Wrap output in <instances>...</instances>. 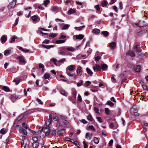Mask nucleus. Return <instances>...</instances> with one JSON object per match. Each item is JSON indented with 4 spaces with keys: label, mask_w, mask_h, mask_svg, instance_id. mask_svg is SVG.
<instances>
[{
    "label": "nucleus",
    "mask_w": 148,
    "mask_h": 148,
    "mask_svg": "<svg viewBox=\"0 0 148 148\" xmlns=\"http://www.w3.org/2000/svg\"><path fill=\"white\" fill-rule=\"evenodd\" d=\"M66 130L65 129H62L59 130L58 132V134L60 136H64L65 135Z\"/></svg>",
    "instance_id": "1a4fd4ad"
},
{
    "label": "nucleus",
    "mask_w": 148,
    "mask_h": 148,
    "mask_svg": "<svg viewBox=\"0 0 148 148\" xmlns=\"http://www.w3.org/2000/svg\"><path fill=\"white\" fill-rule=\"evenodd\" d=\"M6 132L7 130L6 129L4 128L2 129L0 131V133L2 134H4Z\"/></svg>",
    "instance_id": "c9c22d12"
},
{
    "label": "nucleus",
    "mask_w": 148,
    "mask_h": 148,
    "mask_svg": "<svg viewBox=\"0 0 148 148\" xmlns=\"http://www.w3.org/2000/svg\"><path fill=\"white\" fill-rule=\"evenodd\" d=\"M108 66L106 64H101V70L102 69L103 71H105L107 69Z\"/></svg>",
    "instance_id": "9b49d317"
},
{
    "label": "nucleus",
    "mask_w": 148,
    "mask_h": 148,
    "mask_svg": "<svg viewBox=\"0 0 148 148\" xmlns=\"http://www.w3.org/2000/svg\"><path fill=\"white\" fill-rule=\"evenodd\" d=\"M101 5L103 7H106L108 5L107 2L106 0H103L101 3Z\"/></svg>",
    "instance_id": "4468645a"
},
{
    "label": "nucleus",
    "mask_w": 148,
    "mask_h": 148,
    "mask_svg": "<svg viewBox=\"0 0 148 148\" xmlns=\"http://www.w3.org/2000/svg\"><path fill=\"white\" fill-rule=\"evenodd\" d=\"M50 3V1L49 0H46L44 2V5L46 7L47 6V5Z\"/></svg>",
    "instance_id": "37998d69"
},
{
    "label": "nucleus",
    "mask_w": 148,
    "mask_h": 148,
    "mask_svg": "<svg viewBox=\"0 0 148 148\" xmlns=\"http://www.w3.org/2000/svg\"><path fill=\"white\" fill-rule=\"evenodd\" d=\"M66 48L65 47H62L60 48V49L58 51V54L61 55H65L66 54V52L65 51Z\"/></svg>",
    "instance_id": "f03ea898"
},
{
    "label": "nucleus",
    "mask_w": 148,
    "mask_h": 148,
    "mask_svg": "<svg viewBox=\"0 0 148 148\" xmlns=\"http://www.w3.org/2000/svg\"><path fill=\"white\" fill-rule=\"evenodd\" d=\"M50 77V74L48 73H45L43 77L42 78L44 79H48Z\"/></svg>",
    "instance_id": "aec40b11"
},
{
    "label": "nucleus",
    "mask_w": 148,
    "mask_h": 148,
    "mask_svg": "<svg viewBox=\"0 0 148 148\" xmlns=\"http://www.w3.org/2000/svg\"><path fill=\"white\" fill-rule=\"evenodd\" d=\"M95 8L97 11H99L100 10V8L99 7V5H95Z\"/></svg>",
    "instance_id": "774afa93"
},
{
    "label": "nucleus",
    "mask_w": 148,
    "mask_h": 148,
    "mask_svg": "<svg viewBox=\"0 0 148 148\" xmlns=\"http://www.w3.org/2000/svg\"><path fill=\"white\" fill-rule=\"evenodd\" d=\"M49 42V41L48 40H45L42 43H45L46 44H48Z\"/></svg>",
    "instance_id": "e2e57ef3"
},
{
    "label": "nucleus",
    "mask_w": 148,
    "mask_h": 148,
    "mask_svg": "<svg viewBox=\"0 0 148 148\" xmlns=\"http://www.w3.org/2000/svg\"><path fill=\"white\" fill-rule=\"evenodd\" d=\"M37 101L39 103V104H42L43 103V102L39 99L38 98L37 99Z\"/></svg>",
    "instance_id": "0e129e2a"
},
{
    "label": "nucleus",
    "mask_w": 148,
    "mask_h": 148,
    "mask_svg": "<svg viewBox=\"0 0 148 148\" xmlns=\"http://www.w3.org/2000/svg\"><path fill=\"white\" fill-rule=\"evenodd\" d=\"M94 71L97 72L101 71V67L98 64H95L92 67Z\"/></svg>",
    "instance_id": "0eeeda50"
},
{
    "label": "nucleus",
    "mask_w": 148,
    "mask_h": 148,
    "mask_svg": "<svg viewBox=\"0 0 148 148\" xmlns=\"http://www.w3.org/2000/svg\"><path fill=\"white\" fill-rule=\"evenodd\" d=\"M32 139L34 141V142H38V138L36 136L33 137Z\"/></svg>",
    "instance_id": "13d9d810"
},
{
    "label": "nucleus",
    "mask_w": 148,
    "mask_h": 148,
    "mask_svg": "<svg viewBox=\"0 0 148 148\" xmlns=\"http://www.w3.org/2000/svg\"><path fill=\"white\" fill-rule=\"evenodd\" d=\"M18 97H16V95L15 94H13L11 95L10 99L12 102H14L17 98Z\"/></svg>",
    "instance_id": "2eb2a0df"
},
{
    "label": "nucleus",
    "mask_w": 148,
    "mask_h": 148,
    "mask_svg": "<svg viewBox=\"0 0 148 148\" xmlns=\"http://www.w3.org/2000/svg\"><path fill=\"white\" fill-rule=\"evenodd\" d=\"M106 104L111 107H113L114 106V104L113 103L110 101H107Z\"/></svg>",
    "instance_id": "2f4dec72"
},
{
    "label": "nucleus",
    "mask_w": 148,
    "mask_h": 148,
    "mask_svg": "<svg viewBox=\"0 0 148 148\" xmlns=\"http://www.w3.org/2000/svg\"><path fill=\"white\" fill-rule=\"evenodd\" d=\"M32 19L33 21L37 22L38 21V18L37 15H34L32 17Z\"/></svg>",
    "instance_id": "b1692460"
},
{
    "label": "nucleus",
    "mask_w": 148,
    "mask_h": 148,
    "mask_svg": "<svg viewBox=\"0 0 148 148\" xmlns=\"http://www.w3.org/2000/svg\"><path fill=\"white\" fill-rule=\"evenodd\" d=\"M42 130L45 134L46 136H48L50 132V129L48 127L44 126L42 127Z\"/></svg>",
    "instance_id": "f257e3e1"
},
{
    "label": "nucleus",
    "mask_w": 148,
    "mask_h": 148,
    "mask_svg": "<svg viewBox=\"0 0 148 148\" xmlns=\"http://www.w3.org/2000/svg\"><path fill=\"white\" fill-rule=\"evenodd\" d=\"M22 126L23 127L27 129H29L27 126V124L25 123H23L22 124Z\"/></svg>",
    "instance_id": "49530a36"
},
{
    "label": "nucleus",
    "mask_w": 148,
    "mask_h": 148,
    "mask_svg": "<svg viewBox=\"0 0 148 148\" xmlns=\"http://www.w3.org/2000/svg\"><path fill=\"white\" fill-rule=\"evenodd\" d=\"M76 72L77 75L79 76H81L83 73L82 67L80 66H78L76 70Z\"/></svg>",
    "instance_id": "423d86ee"
},
{
    "label": "nucleus",
    "mask_w": 148,
    "mask_h": 148,
    "mask_svg": "<svg viewBox=\"0 0 148 148\" xmlns=\"http://www.w3.org/2000/svg\"><path fill=\"white\" fill-rule=\"evenodd\" d=\"M13 82H15L16 84L17 85L19 84V80L17 79H14L13 80Z\"/></svg>",
    "instance_id": "5fc2aeb1"
},
{
    "label": "nucleus",
    "mask_w": 148,
    "mask_h": 148,
    "mask_svg": "<svg viewBox=\"0 0 148 148\" xmlns=\"http://www.w3.org/2000/svg\"><path fill=\"white\" fill-rule=\"evenodd\" d=\"M60 93L63 95L66 96L67 95V93L64 90H62L60 91Z\"/></svg>",
    "instance_id": "c756f323"
},
{
    "label": "nucleus",
    "mask_w": 148,
    "mask_h": 148,
    "mask_svg": "<svg viewBox=\"0 0 148 148\" xmlns=\"http://www.w3.org/2000/svg\"><path fill=\"white\" fill-rule=\"evenodd\" d=\"M94 110L96 113L98 114H100V113L99 112V110L98 108L96 107L94 108Z\"/></svg>",
    "instance_id": "8fccbe9b"
},
{
    "label": "nucleus",
    "mask_w": 148,
    "mask_h": 148,
    "mask_svg": "<svg viewBox=\"0 0 148 148\" xmlns=\"http://www.w3.org/2000/svg\"><path fill=\"white\" fill-rule=\"evenodd\" d=\"M72 94L74 98H75L77 94V91L75 89H72Z\"/></svg>",
    "instance_id": "4be33fe9"
},
{
    "label": "nucleus",
    "mask_w": 148,
    "mask_h": 148,
    "mask_svg": "<svg viewBox=\"0 0 148 148\" xmlns=\"http://www.w3.org/2000/svg\"><path fill=\"white\" fill-rule=\"evenodd\" d=\"M24 116V114H22L20 115L17 118V120L18 121H20L21 120Z\"/></svg>",
    "instance_id": "c03bdc74"
},
{
    "label": "nucleus",
    "mask_w": 148,
    "mask_h": 148,
    "mask_svg": "<svg viewBox=\"0 0 148 148\" xmlns=\"http://www.w3.org/2000/svg\"><path fill=\"white\" fill-rule=\"evenodd\" d=\"M70 26V25L69 24H65L64 26H63L61 29L62 30H64L67 29Z\"/></svg>",
    "instance_id": "c85d7f7f"
},
{
    "label": "nucleus",
    "mask_w": 148,
    "mask_h": 148,
    "mask_svg": "<svg viewBox=\"0 0 148 148\" xmlns=\"http://www.w3.org/2000/svg\"><path fill=\"white\" fill-rule=\"evenodd\" d=\"M19 18L18 17L17 18L16 20L15 23L13 25V26H15L18 23V22L19 21Z\"/></svg>",
    "instance_id": "3c124183"
},
{
    "label": "nucleus",
    "mask_w": 148,
    "mask_h": 148,
    "mask_svg": "<svg viewBox=\"0 0 148 148\" xmlns=\"http://www.w3.org/2000/svg\"><path fill=\"white\" fill-rule=\"evenodd\" d=\"M46 49H49L53 47H54V45H46Z\"/></svg>",
    "instance_id": "bf43d9fd"
},
{
    "label": "nucleus",
    "mask_w": 148,
    "mask_h": 148,
    "mask_svg": "<svg viewBox=\"0 0 148 148\" xmlns=\"http://www.w3.org/2000/svg\"><path fill=\"white\" fill-rule=\"evenodd\" d=\"M22 131L23 134L25 135H27V133L26 130H25L22 128Z\"/></svg>",
    "instance_id": "864d4df0"
},
{
    "label": "nucleus",
    "mask_w": 148,
    "mask_h": 148,
    "mask_svg": "<svg viewBox=\"0 0 148 148\" xmlns=\"http://www.w3.org/2000/svg\"><path fill=\"white\" fill-rule=\"evenodd\" d=\"M128 54L132 57L135 56V53L134 52L131 51H129L128 52Z\"/></svg>",
    "instance_id": "72a5a7b5"
},
{
    "label": "nucleus",
    "mask_w": 148,
    "mask_h": 148,
    "mask_svg": "<svg viewBox=\"0 0 148 148\" xmlns=\"http://www.w3.org/2000/svg\"><path fill=\"white\" fill-rule=\"evenodd\" d=\"M39 68L40 69H43L44 68V66L42 64L40 63L39 64Z\"/></svg>",
    "instance_id": "69168bd1"
},
{
    "label": "nucleus",
    "mask_w": 148,
    "mask_h": 148,
    "mask_svg": "<svg viewBox=\"0 0 148 148\" xmlns=\"http://www.w3.org/2000/svg\"><path fill=\"white\" fill-rule=\"evenodd\" d=\"M86 70L87 73L90 76H92L93 74V72L91 70L88 68H87Z\"/></svg>",
    "instance_id": "5701e85b"
},
{
    "label": "nucleus",
    "mask_w": 148,
    "mask_h": 148,
    "mask_svg": "<svg viewBox=\"0 0 148 148\" xmlns=\"http://www.w3.org/2000/svg\"><path fill=\"white\" fill-rule=\"evenodd\" d=\"M85 26L83 25L81 27H75L74 28L75 29H77V30H80L82 29Z\"/></svg>",
    "instance_id": "79ce46f5"
},
{
    "label": "nucleus",
    "mask_w": 148,
    "mask_h": 148,
    "mask_svg": "<svg viewBox=\"0 0 148 148\" xmlns=\"http://www.w3.org/2000/svg\"><path fill=\"white\" fill-rule=\"evenodd\" d=\"M2 89L5 91L8 92L10 91V89L6 86H3L2 87Z\"/></svg>",
    "instance_id": "473e14b6"
},
{
    "label": "nucleus",
    "mask_w": 148,
    "mask_h": 148,
    "mask_svg": "<svg viewBox=\"0 0 148 148\" xmlns=\"http://www.w3.org/2000/svg\"><path fill=\"white\" fill-rule=\"evenodd\" d=\"M100 29L97 28H95L93 29L92 31V32L93 33L96 34H99V33H100Z\"/></svg>",
    "instance_id": "f8f14e48"
},
{
    "label": "nucleus",
    "mask_w": 148,
    "mask_h": 148,
    "mask_svg": "<svg viewBox=\"0 0 148 148\" xmlns=\"http://www.w3.org/2000/svg\"><path fill=\"white\" fill-rule=\"evenodd\" d=\"M102 34L105 36H107L109 34L108 32L106 31H103L102 32Z\"/></svg>",
    "instance_id": "09e8293b"
},
{
    "label": "nucleus",
    "mask_w": 148,
    "mask_h": 148,
    "mask_svg": "<svg viewBox=\"0 0 148 148\" xmlns=\"http://www.w3.org/2000/svg\"><path fill=\"white\" fill-rule=\"evenodd\" d=\"M57 35L56 34L53 33H51L49 35V37L53 38L55 37Z\"/></svg>",
    "instance_id": "4c0bfd02"
},
{
    "label": "nucleus",
    "mask_w": 148,
    "mask_h": 148,
    "mask_svg": "<svg viewBox=\"0 0 148 148\" xmlns=\"http://www.w3.org/2000/svg\"><path fill=\"white\" fill-rule=\"evenodd\" d=\"M109 126L112 129H114L115 128H115L114 127V124L112 123L110 124L109 125Z\"/></svg>",
    "instance_id": "6e6d98bb"
},
{
    "label": "nucleus",
    "mask_w": 148,
    "mask_h": 148,
    "mask_svg": "<svg viewBox=\"0 0 148 148\" xmlns=\"http://www.w3.org/2000/svg\"><path fill=\"white\" fill-rule=\"evenodd\" d=\"M98 121L100 123H102V120L101 118L100 117H96Z\"/></svg>",
    "instance_id": "4d7b16f0"
},
{
    "label": "nucleus",
    "mask_w": 148,
    "mask_h": 148,
    "mask_svg": "<svg viewBox=\"0 0 148 148\" xmlns=\"http://www.w3.org/2000/svg\"><path fill=\"white\" fill-rule=\"evenodd\" d=\"M140 65H137L134 69V70L136 72H140Z\"/></svg>",
    "instance_id": "393cba45"
},
{
    "label": "nucleus",
    "mask_w": 148,
    "mask_h": 148,
    "mask_svg": "<svg viewBox=\"0 0 148 148\" xmlns=\"http://www.w3.org/2000/svg\"><path fill=\"white\" fill-rule=\"evenodd\" d=\"M17 59L19 61V62L21 64H24L26 63L24 58L23 56H20L18 57Z\"/></svg>",
    "instance_id": "7ed1b4c3"
},
{
    "label": "nucleus",
    "mask_w": 148,
    "mask_h": 148,
    "mask_svg": "<svg viewBox=\"0 0 148 148\" xmlns=\"http://www.w3.org/2000/svg\"><path fill=\"white\" fill-rule=\"evenodd\" d=\"M91 84V82L89 81H87L86 82L85 84V85L86 86H88Z\"/></svg>",
    "instance_id": "052dcab7"
},
{
    "label": "nucleus",
    "mask_w": 148,
    "mask_h": 148,
    "mask_svg": "<svg viewBox=\"0 0 148 148\" xmlns=\"http://www.w3.org/2000/svg\"><path fill=\"white\" fill-rule=\"evenodd\" d=\"M77 99H78V100L79 101V102H81L82 101V97H81V95L79 94L78 95V97H77Z\"/></svg>",
    "instance_id": "de8ad7c7"
},
{
    "label": "nucleus",
    "mask_w": 148,
    "mask_h": 148,
    "mask_svg": "<svg viewBox=\"0 0 148 148\" xmlns=\"http://www.w3.org/2000/svg\"><path fill=\"white\" fill-rule=\"evenodd\" d=\"M32 146L34 148H37L39 146V143L38 142H35L32 143Z\"/></svg>",
    "instance_id": "6ab92c4d"
},
{
    "label": "nucleus",
    "mask_w": 148,
    "mask_h": 148,
    "mask_svg": "<svg viewBox=\"0 0 148 148\" xmlns=\"http://www.w3.org/2000/svg\"><path fill=\"white\" fill-rule=\"evenodd\" d=\"M66 73L67 75L70 77H73L74 76L73 74V73H71L69 72L68 71H66Z\"/></svg>",
    "instance_id": "603ef678"
},
{
    "label": "nucleus",
    "mask_w": 148,
    "mask_h": 148,
    "mask_svg": "<svg viewBox=\"0 0 148 148\" xmlns=\"http://www.w3.org/2000/svg\"><path fill=\"white\" fill-rule=\"evenodd\" d=\"M76 66L75 65L71 64L68 66L66 68V71L69 70L70 71H73L75 69Z\"/></svg>",
    "instance_id": "39448f33"
},
{
    "label": "nucleus",
    "mask_w": 148,
    "mask_h": 148,
    "mask_svg": "<svg viewBox=\"0 0 148 148\" xmlns=\"http://www.w3.org/2000/svg\"><path fill=\"white\" fill-rule=\"evenodd\" d=\"M75 38L77 39L81 40L83 39L84 37V35L83 34H79L75 35Z\"/></svg>",
    "instance_id": "f3484780"
},
{
    "label": "nucleus",
    "mask_w": 148,
    "mask_h": 148,
    "mask_svg": "<svg viewBox=\"0 0 148 148\" xmlns=\"http://www.w3.org/2000/svg\"><path fill=\"white\" fill-rule=\"evenodd\" d=\"M66 39H65L64 40H58L56 41V43L58 44H60L62 43L65 42L66 41Z\"/></svg>",
    "instance_id": "412c9836"
},
{
    "label": "nucleus",
    "mask_w": 148,
    "mask_h": 148,
    "mask_svg": "<svg viewBox=\"0 0 148 148\" xmlns=\"http://www.w3.org/2000/svg\"><path fill=\"white\" fill-rule=\"evenodd\" d=\"M76 10L75 9H71L68 11V12L70 14H71L76 12Z\"/></svg>",
    "instance_id": "7c9ffc66"
},
{
    "label": "nucleus",
    "mask_w": 148,
    "mask_h": 148,
    "mask_svg": "<svg viewBox=\"0 0 148 148\" xmlns=\"http://www.w3.org/2000/svg\"><path fill=\"white\" fill-rule=\"evenodd\" d=\"M11 53V51L10 50H6L4 52V54L5 56H7L10 54Z\"/></svg>",
    "instance_id": "cd10ccee"
},
{
    "label": "nucleus",
    "mask_w": 148,
    "mask_h": 148,
    "mask_svg": "<svg viewBox=\"0 0 148 148\" xmlns=\"http://www.w3.org/2000/svg\"><path fill=\"white\" fill-rule=\"evenodd\" d=\"M65 61V59L64 58H63L62 59L59 60L58 61V62H60V63H63Z\"/></svg>",
    "instance_id": "338daca9"
},
{
    "label": "nucleus",
    "mask_w": 148,
    "mask_h": 148,
    "mask_svg": "<svg viewBox=\"0 0 148 148\" xmlns=\"http://www.w3.org/2000/svg\"><path fill=\"white\" fill-rule=\"evenodd\" d=\"M92 136V134L87 132L86 134V138L89 140H90L91 139Z\"/></svg>",
    "instance_id": "ddd939ff"
},
{
    "label": "nucleus",
    "mask_w": 148,
    "mask_h": 148,
    "mask_svg": "<svg viewBox=\"0 0 148 148\" xmlns=\"http://www.w3.org/2000/svg\"><path fill=\"white\" fill-rule=\"evenodd\" d=\"M141 86L144 90H148V88L147 86L146 85H145L144 84L143 85H142Z\"/></svg>",
    "instance_id": "a18cd8bd"
},
{
    "label": "nucleus",
    "mask_w": 148,
    "mask_h": 148,
    "mask_svg": "<svg viewBox=\"0 0 148 148\" xmlns=\"http://www.w3.org/2000/svg\"><path fill=\"white\" fill-rule=\"evenodd\" d=\"M139 46L136 45L134 47V51L137 53L138 54H139V53L140 52V51L138 49Z\"/></svg>",
    "instance_id": "a211bd4d"
},
{
    "label": "nucleus",
    "mask_w": 148,
    "mask_h": 148,
    "mask_svg": "<svg viewBox=\"0 0 148 148\" xmlns=\"http://www.w3.org/2000/svg\"><path fill=\"white\" fill-rule=\"evenodd\" d=\"M60 10V8L56 6L53 5L51 6V10L54 13H56Z\"/></svg>",
    "instance_id": "20e7f679"
},
{
    "label": "nucleus",
    "mask_w": 148,
    "mask_h": 148,
    "mask_svg": "<svg viewBox=\"0 0 148 148\" xmlns=\"http://www.w3.org/2000/svg\"><path fill=\"white\" fill-rule=\"evenodd\" d=\"M51 122V121H49V120H47L45 123V126L49 127V125L50 124Z\"/></svg>",
    "instance_id": "58836bf2"
},
{
    "label": "nucleus",
    "mask_w": 148,
    "mask_h": 148,
    "mask_svg": "<svg viewBox=\"0 0 148 148\" xmlns=\"http://www.w3.org/2000/svg\"><path fill=\"white\" fill-rule=\"evenodd\" d=\"M93 140L95 143L97 144L99 142V138L95 137L94 138Z\"/></svg>",
    "instance_id": "a878e982"
},
{
    "label": "nucleus",
    "mask_w": 148,
    "mask_h": 148,
    "mask_svg": "<svg viewBox=\"0 0 148 148\" xmlns=\"http://www.w3.org/2000/svg\"><path fill=\"white\" fill-rule=\"evenodd\" d=\"M116 46V43L115 42H112L109 44V47L110 48L112 49H114Z\"/></svg>",
    "instance_id": "9d476101"
},
{
    "label": "nucleus",
    "mask_w": 148,
    "mask_h": 148,
    "mask_svg": "<svg viewBox=\"0 0 148 148\" xmlns=\"http://www.w3.org/2000/svg\"><path fill=\"white\" fill-rule=\"evenodd\" d=\"M60 116L62 119L67 121L68 119L66 116L63 115H60Z\"/></svg>",
    "instance_id": "f704fd0d"
},
{
    "label": "nucleus",
    "mask_w": 148,
    "mask_h": 148,
    "mask_svg": "<svg viewBox=\"0 0 148 148\" xmlns=\"http://www.w3.org/2000/svg\"><path fill=\"white\" fill-rule=\"evenodd\" d=\"M87 119L90 121H92L93 120V118L91 114H89L87 117Z\"/></svg>",
    "instance_id": "a19ab883"
},
{
    "label": "nucleus",
    "mask_w": 148,
    "mask_h": 148,
    "mask_svg": "<svg viewBox=\"0 0 148 148\" xmlns=\"http://www.w3.org/2000/svg\"><path fill=\"white\" fill-rule=\"evenodd\" d=\"M16 3V0H13L10 2V4L8 6V8L9 9H11L14 7Z\"/></svg>",
    "instance_id": "6e6552de"
},
{
    "label": "nucleus",
    "mask_w": 148,
    "mask_h": 148,
    "mask_svg": "<svg viewBox=\"0 0 148 148\" xmlns=\"http://www.w3.org/2000/svg\"><path fill=\"white\" fill-rule=\"evenodd\" d=\"M88 128L91 130L93 131H95V129L94 128V126L92 125L89 126H88Z\"/></svg>",
    "instance_id": "680f3d73"
},
{
    "label": "nucleus",
    "mask_w": 148,
    "mask_h": 148,
    "mask_svg": "<svg viewBox=\"0 0 148 148\" xmlns=\"http://www.w3.org/2000/svg\"><path fill=\"white\" fill-rule=\"evenodd\" d=\"M7 39V36H6L3 35V36L1 38V41L2 42L4 43H5Z\"/></svg>",
    "instance_id": "dca6fc26"
},
{
    "label": "nucleus",
    "mask_w": 148,
    "mask_h": 148,
    "mask_svg": "<svg viewBox=\"0 0 148 148\" xmlns=\"http://www.w3.org/2000/svg\"><path fill=\"white\" fill-rule=\"evenodd\" d=\"M17 37L16 36H13L11 39V40L10 41V42L11 43L14 42L15 41V39Z\"/></svg>",
    "instance_id": "ea45409f"
},
{
    "label": "nucleus",
    "mask_w": 148,
    "mask_h": 148,
    "mask_svg": "<svg viewBox=\"0 0 148 148\" xmlns=\"http://www.w3.org/2000/svg\"><path fill=\"white\" fill-rule=\"evenodd\" d=\"M105 111L107 115L110 114V109H109L108 108H105Z\"/></svg>",
    "instance_id": "e433bc0d"
},
{
    "label": "nucleus",
    "mask_w": 148,
    "mask_h": 148,
    "mask_svg": "<svg viewBox=\"0 0 148 148\" xmlns=\"http://www.w3.org/2000/svg\"><path fill=\"white\" fill-rule=\"evenodd\" d=\"M66 49L68 51L71 52L74 51L75 50V48L72 47H68Z\"/></svg>",
    "instance_id": "bb28decb"
}]
</instances>
